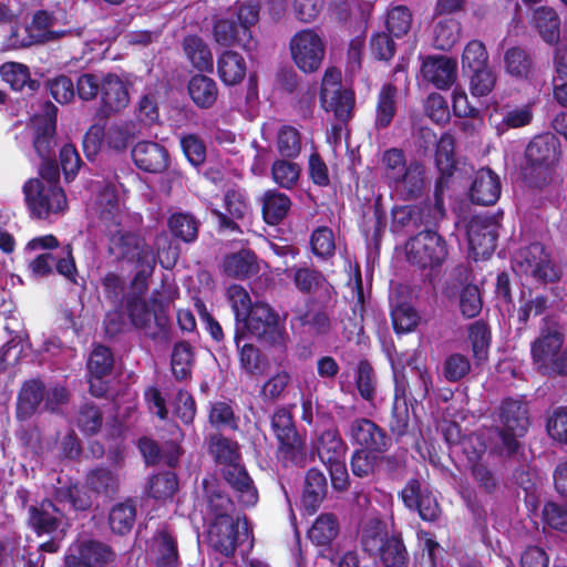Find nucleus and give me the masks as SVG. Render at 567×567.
I'll return each mask as SVG.
<instances>
[{"label":"nucleus","instance_id":"nucleus-34","mask_svg":"<svg viewBox=\"0 0 567 567\" xmlns=\"http://www.w3.org/2000/svg\"><path fill=\"white\" fill-rule=\"evenodd\" d=\"M316 450L323 464L346 457V444L336 430H327L320 434Z\"/></svg>","mask_w":567,"mask_h":567},{"label":"nucleus","instance_id":"nucleus-1","mask_svg":"<svg viewBox=\"0 0 567 567\" xmlns=\"http://www.w3.org/2000/svg\"><path fill=\"white\" fill-rule=\"evenodd\" d=\"M90 215L107 239V252L117 261H126L136 268L133 286L143 291L153 274L156 257L144 238L126 228L128 215L113 184L100 188L90 206Z\"/></svg>","mask_w":567,"mask_h":567},{"label":"nucleus","instance_id":"nucleus-42","mask_svg":"<svg viewBox=\"0 0 567 567\" xmlns=\"http://www.w3.org/2000/svg\"><path fill=\"white\" fill-rule=\"evenodd\" d=\"M240 338L241 336L237 331V346H239ZM238 351L240 367L246 373L254 377H259L267 371L268 363L256 347H254L252 344L245 343L241 347H238Z\"/></svg>","mask_w":567,"mask_h":567},{"label":"nucleus","instance_id":"nucleus-18","mask_svg":"<svg viewBox=\"0 0 567 567\" xmlns=\"http://www.w3.org/2000/svg\"><path fill=\"white\" fill-rule=\"evenodd\" d=\"M56 111L58 109L53 104L45 102L42 106V114L32 118L30 128L33 135V146L41 158H49L52 153Z\"/></svg>","mask_w":567,"mask_h":567},{"label":"nucleus","instance_id":"nucleus-19","mask_svg":"<svg viewBox=\"0 0 567 567\" xmlns=\"http://www.w3.org/2000/svg\"><path fill=\"white\" fill-rule=\"evenodd\" d=\"M421 73L435 87L446 90L457 78V63L445 55H431L423 60Z\"/></svg>","mask_w":567,"mask_h":567},{"label":"nucleus","instance_id":"nucleus-54","mask_svg":"<svg viewBox=\"0 0 567 567\" xmlns=\"http://www.w3.org/2000/svg\"><path fill=\"white\" fill-rule=\"evenodd\" d=\"M2 79L16 90H22L27 84L32 86L30 72L27 65L18 62H7L0 66Z\"/></svg>","mask_w":567,"mask_h":567},{"label":"nucleus","instance_id":"nucleus-8","mask_svg":"<svg viewBox=\"0 0 567 567\" xmlns=\"http://www.w3.org/2000/svg\"><path fill=\"white\" fill-rule=\"evenodd\" d=\"M240 323L252 336L270 346L281 348L286 344L288 337L285 320L268 303L255 302Z\"/></svg>","mask_w":567,"mask_h":567},{"label":"nucleus","instance_id":"nucleus-62","mask_svg":"<svg viewBox=\"0 0 567 567\" xmlns=\"http://www.w3.org/2000/svg\"><path fill=\"white\" fill-rule=\"evenodd\" d=\"M227 298L231 305L236 321L240 323L252 308L249 293L239 285H231L227 290Z\"/></svg>","mask_w":567,"mask_h":567},{"label":"nucleus","instance_id":"nucleus-32","mask_svg":"<svg viewBox=\"0 0 567 567\" xmlns=\"http://www.w3.org/2000/svg\"><path fill=\"white\" fill-rule=\"evenodd\" d=\"M217 70L220 80L226 85H236L246 75L245 59L235 51H225L217 61Z\"/></svg>","mask_w":567,"mask_h":567},{"label":"nucleus","instance_id":"nucleus-44","mask_svg":"<svg viewBox=\"0 0 567 567\" xmlns=\"http://www.w3.org/2000/svg\"><path fill=\"white\" fill-rule=\"evenodd\" d=\"M338 530L337 518L332 514H322L309 529L308 536L317 546H327L336 538Z\"/></svg>","mask_w":567,"mask_h":567},{"label":"nucleus","instance_id":"nucleus-39","mask_svg":"<svg viewBox=\"0 0 567 567\" xmlns=\"http://www.w3.org/2000/svg\"><path fill=\"white\" fill-rule=\"evenodd\" d=\"M151 553L159 567H172L177 560L176 543L166 530H159L154 536Z\"/></svg>","mask_w":567,"mask_h":567},{"label":"nucleus","instance_id":"nucleus-14","mask_svg":"<svg viewBox=\"0 0 567 567\" xmlns=\"http://www.w3.org/2000/svg\"><path fill=\"white\" fill-rule=\"evenodd\" d=\"M289 50L295 65L305 73H312L321 66L326 43L320 34L307 29L290 39Z\"/></svg>","mask_w":567,"mask_h":567},{"label":"nucleus","instance_id":"nucleus-13","mask_svg":"<svg viewBox=\"0 0 567 567\" xmlns=\"http://www.w3.org/2000/svg\"><path fill=\"white\" fill-rule=\"evenodd\" d=\"M320 101L324 111L333 113L338 121L344 123L351 118L354 107V95L352 91L342 87L341 72L339 70L329 68L324 72Z\"/></svg>","mask_w":567,"mask_h":567},{"label":"nucleus","instance_id":"nucleus-41","mask_svg":"<svg viewBox=\"0 0 567 567\" xmlns=\"http://www.w3.org/2000/svg\"><path fill=\"white\" fill-rule=\"evenodd\" d=\"M291 202L282 193L269 190L264 196L262 214L266 223L276 225L287 215Z\"/></svg>","mask_w":567,"mask_h":567},{"label":"nucleus","instance_id":"nucleus-3","mask_svg":"<svg viewBox=\"0 0 567 567\" xmlns=\"http://www.w3.org/2000/svg\"><path fill=\"white\" fill-rule=\"evenodd\" d=\"M382 165L385 182L404 199L421 196L429 185L424 165L417 161L406 162L401 150L385 151L382 156Z\"/></svg>","mask_w":567,"mask_h":567},{"label":"nucleus","instance_id":"nucleus-12","mask_svg":"<svg viewBox=\"0 0 567 567\" xmlns=\"http://www.w3.org/2000/svg\"><path fill=\"white\" fill-rule=\"evenodd\" d=\"M23 189L30 210L39 218H48L51 214L62 213L66 208V197L62 188L52 181L30 179Z\"/></svg>","mask_w":567,"mask_h":567},{"label":"nucleus","instance_id":"nucleus-26","mask_svg":"<svg viewBox=\"0 0 567 567\" xmlns=\"http://www.w3.org/2000/svg\"><path fill=\"white\" fill-rule=\"evenodd\" d=\"M132 158L137 167L150 173H159L167 166V152L155 142L137 143L132 150Z\"/></svg>","mask_w":567,"mask_h":567},{"label":"nucleus","instance_id":"nucleus-5","mask_svg":"<svg viewBox=\"0 0 567 567\" xmlns=\"http://www.w3.org/2000/svg\"><path fill=\"white\" fill-rule=\"evenodd\" d=\"M210 451L216 461L224 464L223 475L237 493L239 502L244 506H254L258 501V493L247 472L238 463L237 444L228 439L214 436L210 442Z\"/></svg>","mask_w":567,"mask_h":567},{"label":"nucleus","instance_id":"nucleus-56","mask_svg":"<svg viewBox=\"0 0 567 567\" xmlns=\"http://www.w3.org/2000/svg\"><path fill=\"white\" fill-rule=\"evenodd\" d=\"M192 360L190 346L186 342L176 343L172 353V371L176 379L184 380L189 375Z\"/></svg>","mask_w":567,"mask_h":567},{"label":"nucleus","instance_id":"nucleus-15","mask_svg":"<svg viewBox=\"0 0 567 567\" xmlns=\"http://www.w3.org/2000/svg\"><path fill=\"white\" fill-rule=\"evenodd\" d=\"M498 220L495 216H474L467 224V239L474 260L488 258L496 248Z\"/></svg>","mask_w":567,"mask_h":567},{"label":"nucleus","instance_id":"nucleus-23","mask_svg":"<svg viewBox=\"0 0 567 567\" xmlns=\"http://www.w3.org/2000/svg\"><path fill=\"white\" fill-rule=\"evenodd\" d=\"M58 245V239L52 235L35 237L28 243L25 248L28 251L44 250L29 261L28 268L34 278L45 277L53 271L56 258L47 250L54 249Z\"/></svg>","mask_w":567,"mask_h":567},{"label":"nucleus","instance_id":"nucleus-24","mask_svg":"<svg viewBox=\"0 0 567 567\" xmlns=\"http://www.w3.org/2000/svg\"><path fill=\"white\" fill-rule=\"evenodd\" d=\"M532 11V24L547 43L559 39L560 20L557 12L548 6L539 4L537 0H523Z\"/></svg>","mask_w":567,"mask_h":567},{"label":"nucleus","instance_id":"nucleus-59","mask_svg":"<svg viewBox=\"0 0 567 567\" xmlns=\"http://www.w3.org/2000/svg\"><path fill=\"white\" fill-rule=\"evenodd\" d=\"M412 25V14L405 7H395L388 12L386 29L396 38L405 35Z\"/></svg>","mask_w":567,"mask_h":567},{"label":"nucleus","instance_id":"nucleus-31","mask_svg":"<svg viewBox=\"0 0 567 567\" xmlns=\"http://www.w3.org/2000/svg\"><path fill=\"white\" fill-rule=\"evenodd\" d=\"M54 20L55 18H53L47 11H38L34 13L32 22L31 24H29V28L38 43L56 40L66 35L80 37L82 34V32L78 29L53 30Z\"/></svg>","mask_w":567,"mask_h":567},{"label":"nucleus","instance_id":"nucleus-20","mask_svg":"<svg viewBox=\"0 0 567 567\" xmlns=\"http://www.w3.org/2000/svg\"><path fill=\"white\" fill-rule=\"evenodd\" d=\"M349 433L351 439L365 451L383 453L390 446V439L383 430L368 419L354 420Z\"/></svg>","mask_w":567,"mask_h":567},{"label":"nucleus","instance_id":"nucleus-55","mask_svg":"<svg viewBox=\"0 0 567 567\" xmlns=\"http://www.w3.org/2000/svg\"><path fill=\"white\" fill-rule=\"evenodd\" d=\"M435 163L443 175H451L454 166V138L451 134H443L436 146Z\"/></svg>","mask_w":567,"mask_h":567},{"label":"nucleus","instance_id":"nucleus-4","mask_svg":"<svg viewBox=\"0 0 567 567\" xmlns=\"http://www.w3.org/2000/svg\"><path fill=\"white\" fill-rule=\"evenodd\" d=\"M560 142L553 134L534 137L526 147L524 178L532 187L542 188L554 178L555 167L560 157Z\"/></svg>","mask_w":567,"mask_h":567},{"label":"nucleus","instance_id":"nucleus-2","mask_svg":"<svg viewBox=\"0 0 567 567\" xmlns=\"http://www.w3.org/2000/svg\"><path fill=\"white\" fill-rule=\"evenodd\" d=\"M208 508L206 513L207 537L210 546L228 557L238 543L249 536L248 523L245 517L234 516V505L229 497L217 488L212 481H204Z\"/></svg>","mask_w":567,"mask_h":567},{"label":"nucleus","instance_id":"nucleus-7","mask_svg":"<svg viewBox=\"0 0 567 567\" xmlns=\"http://www.w3.org/2000/svg\"><path fill=\"white\" fill-rule=\"evenodd\" d=\"M535 369L543 374H567V342L556 328H546L530 344Z\"/></svg>","mask_w":567,"mask_h":567},{"label":"nucleus","instance_id":"nucleus-17","mask_svg":"<svg viewBox=\"0 0 567 567\" xmlns=\"http://www.w3.org/2000/svg\"><path fill=\"white\" fill-rule=\"evenodd\" d=\"M272 427L280 442V451L285 456L297 464L306 458L303 441L297 433L291 415L286 410L277 411L272 416Z\"/></svg>","mask_w":567,"mask_h":567},{"label":"nucleus","instance_id":"nucleus-30","mask_svg":"<svg viewBox=\"0 0 567 567\" xmlns=\"http://www.w3.org/2000/svg\"><path fill=\"white\" fill-rule=\"evenodd\" d=\"M327 480L324 474L317 470L310 468L305 478L302 489L301 504L308 514H313L326 496Z\"/></svg>","mask_w":567,"mask_h":567},{"label":"nucleus","instance_id":"nucleus-50","mask_svg":"<svg viewBox=\"0 0 567 567\" xmlns=\"http://www.w3.org/2000/svg\"><path fill=\"white\" fill-rule=\"evenodd\" d=\"M377 555L385 567H405L408 561L405 547L396 536H391Z\"/></svg>","mask_w":567,"mask_h":567},{"label":"nucleus","instance_id":"nucleus-51","mask_svg":"<svg viewBox=\"0 0 567 567\" xmlns=\"http://www.w3.org/2000/svg\"><path fill=\"white\" fill-rule=\"evenodd\" d=\"M396 90L391 85H385L381 90L377 104L375 124L378 127L388 126L395 113Z\"/></svg>","mask_w":567,"mask_h":567},{"label":"nucleus","instance_id":"nucleus-43","mask_svg":"<svg viewBox=\"0 0 567 567\" xmlns=\"http://www.w3.org/2000/svg\"><path fill=\"white\" fill-rule=\"evenodd\" d=\"M177 477L172 472H165L153 476L147 486L148 496L157 502L166 503L173 499L177 492Z\"/></svg>","mask_w":567,"mask_h":567},{"label":"nucleus","instance_id":"nucleus-10","mask_svg":"<svg viewBox=\"0 0 567 567\" xmlns=\"http://www.w3.org/2000/svg\"><path fill=\"white\" fill-rule=\"evenodd\" d=\"M408 261L421 269H434L443 265L447 257L445 240L436 233L421 231L405 245Z\"/></svg>","mask_w":567,"mask_h":567},{"label":"nucleus","instance_id":"nucleus-36","mask_svg":"<svg viewBox=\"0 0 567 567\" xmlns=\"http://www.w3.org/2000/svg\"><path fill=\"white\" fill-rule=\"evenodd\" d=\"M183 48L194 68L200 71L213 69V54L202 38L197 35L186 37L183 41Z\"/></svg>","mask_w":567,"mask_h":567},{"label":"nucleus","instance_id":"nucleus-25","mask_svg":"<svg viewBox=\"0 0 567 567\" xmlns=\"http://www.w3.org/2000/svg\"><path fill=\"white\" fill-rule=\"evenodd\" d=\"M30 523L39 534H65L66 523L60 511L49 501L30 509Z\"/></svg>","mask_w":567,"mask_h":567},{"label":"nucleus","instance_id":"nucleus-47","mask_svg":"<svg viewBox=\"0 0 567 567\" xmlns=\"http://www.w3.org/2000/svg\"><path fill=\"white\" fill-rule=\"evenodd\" d=\"M533 113L527 105L515 107L507 111L501 122H497L496 115L491 114L489 121L494 124L498 134L504 133L508 128H517L530 123Z\"/></svg>","mask_w":567,"mask_h":567},{"label":"nucleus","instance_id":"nucleus-9","mask_svg":"<svg viewBox=\"0 0 567 567\" xmlns=\"http://www.w3.org/2000/svg\"><path fill=\"white\" fill-rule=\"evenodd\" d=\"M137 133V125L132 121L114 123L106 128L101 125H92L83 140L84 152L87 157H92L103 147L123 151Z\"/></svg>","mask_w":567,"mask_h":567},{"label":"nucleus","instance_id":"nucleus-53","mask_svg":"<svg viewBox=\"0 0 567 567\" xmlns=\"http://www.w3.org/2000/svg\"><path fill=\"white\" fill-rule=\"evenodd\" d=\"M391 316L396 333H408L413 331L420 321V317L415 309L408 303L394 306Z\"/></svg>","mask_w":567,"mask_h":567},{"label":"nucleus","instance_id":"nucleus-33","mask_svg":"<svg viewBox=\"0 0 567 567\" xmlns=\"http://www.w3.org/2000/svg\"><path fill=\"white\" fill-rule=\"evenodd\" d=\"M188 93L192 101L200 109L212 107L218 97L216 82L206 75H194L188 82Z\"/></svg>","mask_w":567,"mask_h":567},{"label":"nucleus","instance_id":"nucleus-46","mask_svg":"<svg viewBox=\"0 0 567 567\" xmlns=\"http://www.w3.org/2000/svg\"><path fill=\"white\" fill-rule=\"evenodd\" d=\"M504 63L506 72L518 79H526L532 72V60L525 50L511 48L505 52Z\"/></svg>","mask_w":567,"mask_h":567},{"label":"nucleus","instance_id":"nucleus-38","mask_svg":"<svg viewBox=\"0 0 567 567\" xmlns=\"http://www.w3.org/2000/svg\"><path fill=\"white\" fill-rule=\"evenodd\" d=\"M224 272L234 278H246L257 271L255 255L249 250H240L228 255L223 262Z\"/></svg>","mask_w":567,"mask_h":567},{"label":"nucleus","instance_id":"nucleus-61","mask_svg":"<svg viewBox=\"0 0 567 567\" xmlns=\"http://www.w3.org/2000/svg\"><path fill=\"white\" fill-rule=\"evenodd\" d=\"M112 363L113 359L110 350L103 346L95 347L87 362L91 377H94L96 380L102 379L110 372Z\"/></svg>","mask_w":567,"mask_h":567},{"label":"nucleus","instance_id":"nucleus-64","mask_svg":"<svg viewBox=\"0 0 567 567\" xmlns=\"http://www.w3.org/2000/svg\"><path fill=\"white\" fill-rule=\"evenodd\" d=\"M548 435L558 443L567 444V408H557L547 420Z\"/></svg>","mask_w":567,"mask_h":567},{"label":"nucleus","instance_id":"nucleus-49","mask_svg":"<svg viewBox=\"0 0 567 567\" xmlns=\"http://www.w3.org/2000/svg\"><path fill=\"white\" fill-rule=\"evenodd\" d=\"M168 227L175 237L190 243L197 238L198 223L189 214L176 213L168 220Z\"/></svg>","mask_w":567,"mask_h":567},{"label":"nucleus","instance_id":"nucleus-29","mask_svg":"<svg viewBox=\"0 0 567 567\" xmlns=\"http://www.w3.org/2000/svg\"><path fill=\"white\" fill-rule=\"evenodd\" d=\"M101 96L104 107L110 112H118L130 102L126 83L115 74L102 78Z\"/></svg>","mask_w":567,"mask_h":567},{"label":"nucleus","instance_id":"nucleus-45","mask_svg":"<svg viewBox=\"0 0 567 567\" xmlns=\"http://www.w3.org/2000/svg\"><path fill=\"white\" fill-rule=\"evenodd\" d=\"M312 254L323 260L330 259L337 249L336 237L331 228L320 226L310 236Z\"/></svg>","mask_w":567,"mask_h":567},{"label":"nucleus","instance_id":"nucleus-40","mask_svg":"<svg viewBox=\"0 0 567 567\" xmlns=\"http://www.w3.org/2000/svg\"><path fill=\"white\" fill-rule=\"evenodd\" d=\"M390 537L386 525L379 518H371L364 523L361 542L364 550L371 555H377Z\"/></svg>","mask_w":567,"mask_h":567},{"label":"nucleus","instance_id":"nucleus-27","mask_svg":"<svg viewBox=\"0 0 567 567\" xmlns=\"http://www.w3.org/2000/svg\"><path fill=\"white\" fill-rule=\"evenodd\" d=\"M501 195V183L498 176L489 168H482L475 174L471 187L472 202L480 205H493Z\"/></svg>","mask_w":567,"mask_h":567},{"label":"nucleus","instance_id":"nucleus-28","mask_svg":"<svg viewBox=\"0 0 567 567\" xmlns=\"http://www.w3.org/2000/svg\"><path fill=\"white\" fill-rule=\"evenodd\" d=\"M275 122L264 124L261 132L265 140L270 138L274 132L277 133V150L285 158H295L301 151V135L299 131L290 125H281L276 128Z\"/></svg>","mask_w":567,"mask_h":567},{"label":"nucleus","instance_id":"nucleus-37","mask_svg":"<svg viewBox=\"0 0 567 567\" xmlns=\"http://www.w3.org/2000/svg\"><path fill=\"white\" fill-rule=\"evenodd\" d=\"M42 399V383L35 380L25 382L19 394L17 416L21 420L29 419L34 414Z\"/></svg>","mask_w":567,"mask_h":567},{"label":"nucleus","instance_id":"nucleus-58","mask_svg":"<svg viewBox=\"0 0 567 567\" xmlns=\"http://www.w3.org/2000/svg\"><path fill=\"white\" fill-rule=\"evenodd\" d=\"M489 339V331L484 323L475 322L471 326L470 340L472 343L473 355L478 363L487 359Z\"/></svg>","mask_w":567,"mask_h":567},{"label":"nucleus","instance_id":"nucleus-22","mask_svg":"<svg viewBox=\"0 0 567 567\" xmlns=\"http://www.w3.org/2000/svg\"><path fill=\"white\" fill-rule=\"evenodd\" d=\"M110 557L106 546L89 540H78L72 544L65 556L66 567H94V565L105 563Z\"/></svg>","mask_w":567,"mask_h":567},{"label":"nucleus","instance_id":"nucleus-6","mask_svg":"<svg viewBox=\"0 0 567 567\" xmlns=\"http://www.w3.org/2000/svg\"><path fill=\"white\" fill-rule=\"evenodd\" d=\"M259 19L258 6L251 2L237 0L226 12L225 18L218 19L214 24V39L223 47L240 44L246 47L251 39L250 27Z\"/></svg>","mask_w":567,"mask_h":567},{"label":"nucleus","instance_id":"nucleus-60","mask_svg":"<svg viewBox=\"0 0 567 567\" xmlns=\"http://www.w3.org/2000/svg\"><path fill=\"white\" fill-rule=\"evenodd\" d=\"M488 54L484 44L477 40L468 42L463 51L462 65L464 70H476L487 66Z\"/></svg>","mask_w":567,"mask_h":567},{"label":"nucleus","instance_id":"nucleus-11","mask_svg":"<svg viewBox=\"0 0 567 567\" xmlns=\"http://www.w3.org/2000/svg\"><path fill=\"white\" fill-rule=\"evenodd\" d=\"M513 270L520 277L533 278L539 282L555 281L559 278V271L553 265L549 254L538 243L515 254Z\"/></svg>","mask_w":567,"mask_h":567},{"label":"nucleus","instance_id":"nucleus-52","mask_svg":"<svg viewBox=\"0 0 567 567\" xmlns=\"http://www.w3.org/2000/svg\"><path fill=\"white\" fill-rule=\"evenodd\" d=\"M272 179L284 188H291L299 179L300 166L284 158L276 159L271 167Z\"/></svg>","mask_w":567,"mask_h":567},{"label":"nucleus","instance_id":"nucleus-63","mask_svg":"<svg viewBox=\"0 0 567 567\" xmlns=\"http://www.w3.org/2000/svg\"><path fill=\"white\" fill-rule=\"evenodd\" d=\"M296 287L305 292H310L316 288L328 286L323 276L309 268H292L289 270Z\"/></svg>","mask_w":567,"mask_h":567},{"label":"nucleus","instance_id":"nucleus-35","mask_svg":"<svg viewBox=\"0 0 567 567\" xmlns=\"http://www.w3.org/2000/svg\"><path fill=\"white\" fill-rule=\"evenodd\" d=\"M461 39V24L454 18L439 20L432 32L433 45L439 50H451Z\"/></svg>","mask_w":567,"mask_h":567},{"label":"nucleus","instance_id":"nucleus-21","mask_svg":"<svg viewBox=\"0 0 567 567\" xmlns=\"http://www.w3.org/2000/svg\"><path fill=\"white\" fill-rule=\"evenodd\" d=\"M403 503L409 508H415L422 519L433 522L439 517L440 507L431 492L422 488L416 480H411L401 493Z\"/></svg>","mask_w":567,"mask_h":567},{"label":"nucleus","instance_id":"nucleus-48","mask_svg":"<svg viewBox=\"0 0 567 567\" xmlns=\"http://www.w3.org/2000/svg\"><path fill=\"white\" fill-rule=\"evenodd\" d=\"M136 516L135 506L130 503H120L113 506L110 513V526L114 533L126 534L134 525Z\"/></svg>","mask_w":567,"mask_h":567},{"label":"nucleus","instance_id":"nucleus-16","mask_svg":"<svg viewBox=\"0 0 567 567\" xmlns=\"http://www.w3.org/2000/svg\"><path fill=\"white\" fill-rule=\"evenodd\" d=\"M501 421L503 429L498 437L503 449L508 454L514 453L518 449L517 437L523 436L529 425L526 405L518 401L506 400L501 409Z\"/></svg>","mask_w":567,"mask_h":567},{"label":"nucleus","instance_id":"nucleus-57","mask_svg":"<svg viewBox=\"0 0 567 567\" xmlns=\"http://www.w3.org/2000/svg\"><path fill=\"white\" fill-rule=\"evenodd\" d=\"M472 72L473 74L470 79L472 95L477 97L488 95L496 84L495 73L488 66L476 69Z\"/></svg>","mask_w":567,"mask_h":567}]
</instances>
